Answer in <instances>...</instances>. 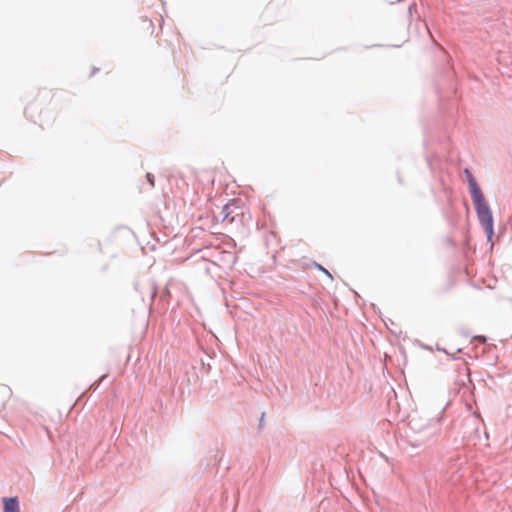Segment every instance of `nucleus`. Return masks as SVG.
<instances>
[{"instance_id": "1", "label": "nucleus", "mask_w": 512, "mask_h": 512, "mask_svg": "<svg viewBox=\"0 0 512 512\" xmlns=\"http://www.w3.org/2000/svg\"><path fill=\"white\" fill-rule=\"evenodd\" d=\"M473 203L477 212L478 219L484 227L488 237L493 234V217L488 204L485 202L484 195L480 198H473Z\"/></svg>"}, {"instance_id": "2", "label": "nucleus", "mask_w": 512, "mask_h": 512, "mask_svg": "<svg viewBox=\"0 0 512 512\" xmlns=\"http://www.w3.org/2000/svg\"><path fill=\"white\" fill-rule=\"evenodd\" d=\"M220 214L225 225L238 226L243 223V209L234 200L223 206Z\"/></svg>"}, {"instance_id": "3", "label": "nucleus", "mask_w": 512, "mask_h": 512, "mask_svg": "<svg viewBox=\"0 0 512 512\" xmlns=\"http://www.w3.org/2000/svg\"><path fill=\"white\" fill-rule=\"evenodd\" d=\"M464 173H465L467 181H468L469 190H470L472 199L473 198H478L479 199L480 196L483 195V193H482L480 187L478 186L475 178L473 177L471 171L466 168L464 170Z\"/></svg>"}, {"instance_id": "4", "label": "nucleus", "mask_w": 512, "mask_h": 512, "mask_svg": "<svg viewBox=\"0 0 512 512\" xmlns=\"http://www.w3.org/2000/svg\"><path fill=\"white\" fill-rule=\"evenodd\" d=\"M3 512H20L19 501L17 497L3 499Z\"/></svg>"}, {"instance_id": "5", "label": "nucleus", "mask_w": 512, "mask_h": 512, "mask_svg": "<svg viewBox=\"0 0 512 512\" xmlns=\"http://www.w3.org/2000/svg\"><path fill=\"white\" fill-rule=\"evenodd\" d=\"M146 178L148 182L151 184V186H154V176L151 173H147Z\"/></svg>"}, {"instance_id": "6", "label": "nucleus", "mask_w": 512, "mask_h": 512, "mask_svg": "<svg viewBox=\"0 0 512 512\" xmlns=\"http://www.w3.org/2000/svg\"><path fill=\"white\" fill-rule=\"evenodd\" d=\"M319 269H320L324 274H326L330 279H332V275L330 274V272H329L327 269H325V268H324V267H322V266H319Z\"/></svg>"}]
</instances>
